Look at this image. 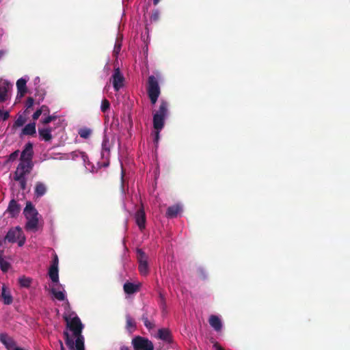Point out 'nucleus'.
Segmentation results:
<instances>
[{
  "label": "nucleus",
  "mask_w": 350,
  "mask_h": 350,
  "mask_svg": "<svg viewBox=\"0 0 350 350\" xmlns=\"http://www.w3.org/2000/svg\"><path fill=\"white\" fill-rule=\"evenodd\" d=\"M66 329L64 332L65 343L70 350H85L84 338L81 335L83 325L80 319L75 316H65Z\"/></svg>",
  "instance_id": "nucleus-1"
},
{
  "label": "nucleus",
  "mask_w": 350,
  "mask_h": 350,
  "mask_svg": "<svg viewBox=\"0 0 350 350\" xmlns=\"http://www.w3.org/2000/svg\"><path fill=\"white\" fill-rule=\"evenodd\" d=\"M168 103L164 99H161L159 109L152 113L153 131L151 135L153 137V142L156 148L158 146L160 139V132L163 129L165 120L168 116Z\"/></svg>",
  "instance_id": "nucleus-2"
},
{
  "label": "nucleus",
  "mask_w": 350,
  "mask_h": 350,
  "mask_svg": "<svg viewBox=\"0 0 350 350\" xmlns=\"http://www.w3.org/2000/svg\"><path fill=\"white\" fill-rule=\"evenodd\" d=\"M23 215L27 219L25 228L27 231L36 232L38 229L39 213L32 203L27 202L23 210Z\"/></svg>",
  "instance_id": "nucleus-3"
},
{
  "label": "nucleus",
  "mask_w": 350,
  "mask_h": 350,
  "mask_svg": "<svg viewBox=\"0 0 350 350\" xmlns=\"http://www.w3.org/2000/svg\"><path fill=\"white\" fill-rule=\"evenodd\" d=\"M163 80L162 75L156 72L148 79L147 93L152 105H155L161 94L159 82Z\"/></svg>",
  "instance_id": "nucleus-4"
},
{
  "label": "nucleus",
  "mask_w": 350,
  "mask_h": 350,
  "mask_svg": "<svg viewBox=\"0 0 350 350\" xmlns=\"http://www.w3.org/2000/svg\"><path fill=\"white\" fill-rule=\"evenodd\" d=\"M111 144L107 137L105 136L103 139L101 151H100V161L97 162V167L94 165L92 167V172H96L98 168L102 167H107L109 165Z\"/></svg>",
  "instance_id": "nucleus-5"
},
{
  "label": "nucleus",
  "mask_w": 350,
  "mask_h": 350,
  "mask_svg": "<svg viewBox=\"0 0 350 350\" xmlns=\"http://www.w3.org/2000/svg\"><path fill=\"white\" fill-rule=\"evenodd\" d=\"M132 344L135 350H153L152 342L147 338L136 336L132 340Z\"/></svg>",
  "instance_id": "nucleus-6"
},
{
  "label": "nucleus",
  "mask_w": 350,
  "mask_h": 350,
  "mask_svg": "<svg viewBox=\"0 0 350 350\" xmlns=\"http://www.w3.org/2000/svg\"><path fill=\"white\" fill-rule=\"evenodd\" d=\"M136 252L139 273L142 275H147L149 271L148 256L141 249H137Z\"/></svg>",
  "instance_id": "nucleus-7"
},
{
  "label": "nucleus",
  "mask_w": 350,
  "mask_h": 350,
  "mask_svg": "<svg viewBox=\"0 0 350 350\" xmlns=\"http://www.w3.org/2000/svg\"><path fill=\"white\" fill-rule=\"evenodd\" d=\"M124 77L118 66H115L111 76V82L114 90L118 92L124 86Z\"/></svg>",
  "instance_id": "nucleus-8"
},
{
  "label": "nucleus",
  "mask_w": 350,
  "mask_h": 350,
  "mask_svg": "<svg viewBox=\"0 0 350 350\" xmlns=\"http://www.w3.org/2000/svg\"><path fill=\"white\" fill-rule=\"evenodd\" d=\"M33 144L29 142L25 144L24 149L21 152L20 160L21 162H25L26 163L33 164Z\"/></svg>",
  "instance_id": "nucleus-9"
},
{
  "label": "nucleus",
  "mask_w": 350,
  "mask_h": 350,
  "mask_svg": "<svg viewBox=\"0 0 350 350\" xmlns=\"http://www.w3.org/2000/svg\"><path fill=\"white\" fill-rule=\"evenodd\" d=\"M23 230L20 226L11 228L5 235V240H8V243H16L17 238L21 237Z\"/></svg>",
  "instance_id": "nucleus-10"
},
{
  "label": "nucleus",
  "mask_w": 350,
  "mask_h": 350,
  "mask_svg": "<svg viewBox=\"0 0 350 350\" xmlns=\"http://www.w3.org/2000/svg\"><path fill=\"white\" fill-rule=\"evenodd\" d=\"M12 85L7 80L3 81L0 83V102L3 103L9 97V92L11 90Z\"/></svg>",
  "instance_id": "nucleus-11"
},
{
  "label": "nucleus",
  "mask_w": 350,
  "mask_h": 350,
  "mask_svg": "<svg viewBox=\"0 0 350 350\" xmlns=\"http://www.w3.org/2000/svg\"><path fill=\"white\" fill-rule=\"evenodd\" d=\"M21 210V205L14 199H12L9 202L6 213L9 214L10 217L16 218L18 216Z\"/></svg>",
  "instance_id": "nucleus-12"
},
{
  "label": "nucleus",
  "mask_w": 350,
  "mask_h": 350,
  "mask_svg": "<svg viewBox=\"0 0 350 350\" xmlns=\"http://www.w3.org/2000/svg\"><path fill=\"white\" fill-rule=\"evenodd\" d=\"M33 164H29L25 162L21 161L14 172V176L25 177L26 174L30 173Z\"/></svg>",
  "instance_id": "nucleus-13"
},
{
  "label": "nucleus",
  "mask_w": 350,
  "mask_h": 350,
  "mask_svg": "<svg viewBox=\"0 0 350 350\" xmlns=\"http://www.w3.org/2000/svg\"><path fill=\"white\" fill-rule=\"evenodd\" d=\"M183 206L181 203H177L167 208L166 211L167 217L174 218L183 212Z\"/></svg>",
  "instance_id": "nucleus-14"
},
{
  "label": "nucleus",
  "mask_w": 350,
  "mask_h": 350,
  "mask_svg": "<svg viewBox=\"0 0 350 350\" xmlns=\"http://www.w3.org/2000/svg\"><path fill=\"white\" fill-rule=\"evenodd\" d=\"M208 323L211 327L216 332H220L223 328V323L219 316L211 315L208 319Z\"/></svg>",
  "instance_id": "nucleus-15"
},
{
  "label": "nucleus",
  "mask_w": 350,
  "mask_h": 350,
  "mask_svg": "<svg viewBox=\"0 0 350 350\" xmlns=\"http://www.w3.org/2000/svg\"><path fill=\"white\" fill-rule=\"evenodd\" d=\"M121 169H122V170H121V193H122V196L123 207L126 211L131 212L134 208V206L133 205L130 206L127 202H126L125 199H124V198L126 197V194H125V191H124V170H123L122 163H121Z\"/></svg>",
  "instance_id": "nucleus-16"
},
{
  "label": "nucleus",
  "mask_w": 350,
  "mask_h": 350,
  "mask_svg": "<svg viewBox=\"0 0 350 350\" xmlns=\"http://www.w3.org/2000/svg\"><path fill=\"white\" fill-rule=\"evenodd\" d=\"M26 83L27 80L23 78H21L16 81V88L18 90L17 98H22L27 93V88Z\"/></svg>",
  "instance_id": "nucleus-17"
},
{
  "label": "nucleus",
  "mask_w": 350,
  "mask_h": 350,
  "mask_svg": "<svg viewBox=\"0 0 350 350\" xmlns=\"http://www.w3.org/2000/svg\"><path fill=\"white\" fill-rule=\"evenodd\" d=\"M135 219L140 230L145 228L146 216L143 209H139L135 215Z\"/></svg>",
  "instance_id": "nucleus-18"
},
{
  "label": "nucleus",
  "mask_w": 350,
  "mask_h": 350,
  "mask_svg": "<svg viewBox=\"0 0 350 350\" xmlns=\"http://www.w3.org/2000/svg\"><path fill=\"white\" fill-rule=\"evenodd\" d=\"M0 342H2L8 349L16 346V342L14 339L6 333L0 334Z\"/></svg>",
  "instance_id": "nucleus-19"
},
{
  "label": "nucleus",
  "mask_w": 350,
  "mask_h": 350,
  "mask_svg": "<svg viewBox=\"0 0 350 350\" xmlns=\"http://www.w3.org/2000/svg\"><path fill=\"white\" fill-rule=\"evenodd\" d=\"M1 299L4 304L10 305L12 303V297L10 294V291L5 286H2L1 293Z\"/></svg>",
  "instance_id": "nucleus-20"
},
{
  "label": "nucleus",
  "mask_w": 350,
  "mask_h": 350,
  "mask_svg": "<svg viewBox=\"0 0 350 350\" xmlns=\"http://www.w3.org/2000/svg\"><path fill=\"white\" fill-rule=\"evenodd\" d=\"M139 286V283H133L126 282L124 283L123 288L125 293L130 295L138 291Z\"/></svg>",
  "instance_id": "nucleus-21"
},
{
  "label": "nucleus",
  "mask_w": 350,
  "mask_h": 350,
  "mask_svg": "<svg viewBox=\"0 0 350 350\" xmlns=\"http://www.w3.org/2000/svg\"><path fill=\"white\" fill-rule=\"evenodd\" d=\"M36 133V122H31L25 126L22 130V135H34Z\"/></svg>",
  "instance_id": "nucleus-22"
},
{
  "label": "nucleus",
  "mask_w": 350,
  "mask_h": 350,
  "mask_svg": "<svg viewBox=\"0 0 350 350\" xmlns=\"http://www.w3.org/2000/svg\"><path fill=\"white\" fill-rule=\"evenodd\" d=\"M52 129L51 127L38 129L40 136L46 142L50 141L52 139Z\"/></svg>",
  "instance_id": "nucleus-23"
},
{
  "label": "nucleus",
  "mask_w": 350,
  "mask_h": 350,
  "mask_svg": "<svg viewBox=\"0 0 350 350\" xmlns=\"http://www.w3.org/2000/svg\"><path fill=\"white\" fill-rule=\"evenodd\" d=\"M46 192V185L41 182H38L35 186V196L36 198H40L43 196Z\"/></svg>",
  "instance_id": "nucleus-24"
},
{
  "label": "nucleus",
  "mask_w": 350,
  "mask_h": 350,
  "mask_svg": "<svg viewBox=\"0 0 350 350\" xmlns=\"http://www.w3.org/2000/svg\"><path fill=\"white\" fill-rule=\"evenodd\" d=\"M122 36H118L116 38L113 50V56L117 59L118 55L120 52L122 48Z\"/></svg>",
  "instance_id": "nucleus-25"
},
{
  "label": "nucleus",
  "mask_w": 350,
  "mask_h": 350,
  "mask_svg": "<svg viewBox=\"0 0 350 350\" xmlns=\"http://www.w3.org/2000/svg\"><path fill=\"white\" fill-rule=\"evenodd\" d=\"M49 275L53 282L57 283L59 282L58 267H56V265L51 266Z\"/></svg>",
  "instance_id": "nucleus-26"
},
{
  "label": "nucleus",
  "mask_w": 350,
  "mask_h": 350,
  "mask_svg": "<svg viewBox=\"0 0 350 350\" xmlns=\"http://www.w3.org/2000/svg\"><path fill=\"white\" fill-rule=\"evenodd\" d=\"M126 328L127 331L130 333H132L136 327V324L133 319L130 316V314H127L126 315Z\"/></svg>",
  "instance_id": "nucleus-27"
},
{
  "label": "nucleus",
  "mask_w": 350,
  "mask_h": 350,
  "mask_svg": "<svg viewBox=\"0 0 350 350\" xmlns=\"http://www.w3.org/2000/svg\"><path fill=\"white\" fill-rule=\"evenodd\" d=\"M158 337L162 340L169 342L170 340V333L167 329H160L158 331Z\"/></svg>",
  "instance_id": "nucleus-28"
},
{
  "label": "nucleus",
  "mask_w": 350,
  "mask_h": 350,
  "mask_svg": "<svg viewBox=\"0 0 350 350\" xmlns=\"http://www.w3.org/2000/svg\"><path fill=\"white\" fill-rule=\"evenodd\" d=\"M51 292L54 297L59 301H64L66 299V295L64 291H57L56 288H52Z\"/></svg>",
  "instance_id": "nucleus-29"
},
{
  "label": "nucleus",
  "mask_w": 350,
  "mask_h": 350,
  "mask_svg": "<svg viewBox=\"0 0 350 350\" xmlns=\"http://www.w3.org/2000/svg\"><path fill=\"white\" fill-rule=\"evenodd\" d=\"M18 282L21 286L24 288H28L30 286L31 283V279L29 278H26L25 276L21 277L18 279Z\"/></svg>",
  "instance_id": "nucleus-30"
},
{
  "label": "nucleus",
  "mask_w": 350,
  "mask_h": 350,
  "mask_svg": "<svg viewBox=\"0 0 350 350\" xmlns=\"http://www.w3.org/2000/svg\"><path fill=\"white\" fill-rule=\"evenodd\" d=\"M160 18V12L158 9H155L152 10L150 16V23H156L159 20Z\"/></svg>",
  "instance_id": "nucleus-31"
},
{
  "label": "nucleus",
  "mask_w": 350,
  "mask_h": 350,
  "mask_svg": "<svg viewBox=\"0 0 350 350\" xmlns=\"http://www.w3.org/2000/svg\"><path fill=\"white\" fill-rule=\"evenodd\" d=\"M27 119L25 116L19 115L14 123V127H20L25 124Z\"/></svg>",
  "instance_id": "nucleus-32"
},
{
  "label": "nucleus",
  "mask_w": 350,
  "mask_h": 350,
  "mask_svg": "<svg viewBox=\"0 0 350 350\" xmlns=\"http://www.w3.org/2000/svg\"><path fill=\"white\" fill-rule=\"evenodd\" d=\"M14 180L19 182L20 187L22 190H25L26 189L27 180L25 177L14 176Z\"/></svg>",
  "instance_id": "nucleus-33"
},
{
  "label": "nucleus",
  "mask_w": 350,
  "mask_h": 350,
  "mask_svg": "<svg viewBox=\"0 0 350 350\" xmlns=\"http://www.w3.org/2000/svg\"><path fill=\"white\" fill-rule=\"evenodd\" d=\"M10 267V265L8 262L4 260L3 258L1 259L0 267L3 272H6L9 269Z\"/></svg>",
  "instance_id": "nucleus-34"
},
{
  "label": "nucleus",
  "mask_w": 350,
  "mask_h": 350,
  "mask_svg": "<svg viewBox=\"0 0 350 350\" xmlns=\"http://www.w3.org/2000/svg\"><path fill=\"white\" fill-rule=\"evenodd\" d=\"M110 107L109 102L107 99H103L101 103L100 109L103 112H106Z\"/></svg>",
  "instance_id": "nucleus-35"
},
{
  "label": "nucleus",
  "mask_w": 350,
  "mask_h": 350,
  "mask_svg": "<svg viewBox=\"0 0 350 350\" xmlns=\"http://www.w3.org/2000/svg\"><path fill=\"white\" fill-rule=\"evenodd\" d=\"M46 116H47V117L46 118L41 120L42 124H44V125L50 123L51 122L56 120V118H57V116H55V115L50 116L49 114Z\"/></svg>",
  "instance_id": "nucleus-36"
},
{
  "label": "nucleus",
  "mask_w": 350,
  "mask_h": 350,
  "mask_svg": "<svg viewBox=\"0 0 350 350\" xmlns=\"http://www.w3.org/2000/svg\"><path fill=\"white\" fill-rule=\"evenodd\" d=\"M142 320L144 321V324L146 326V328L148 329H151L154 327V324L151 321H150L147 317L143 316Z\"/></svg>",
  "instance_id": "nucleus-37"
},
{
  "label": "nucleus",
  "mask_w": 350,
  "mask_h": 350,
  "mask_svg": "<svg viewBox=\"0 0 350 350\" xmlns=\"http://www.w3.org/2000/svg\"><path fill=\"white\" fill-rule=\"evenodd\" d=\"M34 99L32 97H28L26 101L25 106L27 107V110L33 105Z\"/></svg>",
  "instance_id": "nucleus-38"
},
{
  "label": "nucleus",
  "mask_w": 350,
  "mask_h": 350,
  "mask_svg": "<svg viewBox=\"0 0 350 350\" xmlns=\"http://www.w3.org/2000/svg\"><path fill=\"white\" fill-rule=\"evenodd\" d=\"M17 242L19 247H22L25 243V237L23 232H22L21 237L17 238Z\"/></svg>",
  "instance_id": "nucleus-39"
},
{
  "label": "nucleus",
  "mask_w": 350,
  "mask_h": 350,
  "mask_svg": "<svg viewBox=\"0 0 350 350\" xmlns=\"http://www.w3.org/2000/svg\"><path fill=\"white\" fill-rule=\"evenodd\" d=\"M39 109L40 110V111H42V114H43L44 116L49 115L50 113V109L46 105L41 106V107Z\"/></svg>",
  "instance_id": "nucleus-40"
},
{
  "label": "nucleus",
  "mask_w": 350,
  "mask_h": 350,
  "mask_svg": "<svg viewBox=\"0 0 350 350\" xmlns=\"http://www.w3.org/2000/svg\"><path fill=\"white\" fill-rule=\"evenodd\" d=\"M79 135L84 138V139H87L88 138V129H80L79 131Z\"/></svg>",
  "instance_id": "nucleus-41"
},
{
  "label": "nucleus",
  "mask_w": 350,
  "mask_h": 350,
  "mask_svg": "<svg viewBox=\"0 0 350 350\" xmlns=\"http://www.w3.org/2000/svg\"><path fill=\"white\" fill-rule=\"evenodd\" d=\"M19 154V150H16L13 152L12 154H10L9 160L10 161H14L16 159Z\"/></svg>",
  "instance_id": "nucleus-42"
},
{
  "label": "nucleus",
  "mask_w": 350,
  "mask_h": 350,
  "mask_svg": "<svg viewBox=\"0 0 350 350\" xmlns=\"http://www.w3.org/2000/svg\"><path fill=\"white\" fill-rule=\"evenodd\" d=\"M9 117H10V113L8 111H2L1 113H0V118L3 120H6L7 119L9 118Z\"/></svg>",
  "instance_id": "nucleus-43"
},
{
  "label": "nucleus",
  "mask_w": 350,
  "mask_h": 350,
  "mask_svg": "<svg viewBox=\"0 0 350 350\" xmlns=\"http://www.w3.org/2000/svg\"><path fill=\"white\" fill-rule=\"evenodd\" d=\"M42 115V111L38 109L33 114L32 118L33 120H36Z\"/></svg>",
  "instance_id": "nucleus-44"
},
{
  "label": "nucleus",
  "mask_w": 350,
  "mask_h": 350,
  "mask_svg": "<svg viewBox=\"0 0 350 350\" xmlns=\"http://www.w3.org/2000/svg\"><path fill=\"white\" fill-rule=\"evenodd\" d=\"M51 265H56V267H58V258L55 254L53 260V264Z\"/></svg>",
  "instance_id": "nucleus-45"
},
{
  "label": "nucleus",
  "mask_w": 350,
  "mask_h": 350,
  "mask_svg": "<svg viewBox=\"0 0 350 350\" xmlns=\"http://www.w3.org/2000/svg\"><path fill=\"white\" fill-rule=\"evenodd\" d=\"M213 349L214 350H224L221 346H220L218 343H215L213 345Z\"/></svg>",
  "instance_id": "nucleus-46"
},
{
  "label": "nucleus",
  "mask_w": 350,
  "mask_h": 350,
  "mask_svg": "<svg viewBox=\"0 0 350 350\" xmlns=\"http://www.w3.org/2000/svg\"><path fill=\"white\" fill-rule=\"evenodd\" d=\"M159 296H160V299H161V304L164 308V307H165V298H164V297L163 296V295L161 293H160Z\"/></svg>",
  "instance_id": "nucleus-47"
},
{
  "label": "nucleus",
  "mask_w": 350,
  "mask_h": 350,
  "mask_svg": "<svg viewBox=\"0 0 350 350\" xmlns=\"http://www.w3.org/2000/svg\"><path fill=\"white\" fill-rule=\"evenodd\" d=\"M6 242H8V240H5V237L3 240L0 241V246H3Z\"/></svg>",
  "instance_id": "nucleus-48"
},
{
  "label": "nucleus",
  "mask_w": 350,
  "mask_h": 350,
  "mask_svg": "<svg viewBox=\"0 0 350 350\" xmlns=\"http://www.w3.org/2000/svg\"><path fill=\"white\" fill-rule=\"evenodd\" d=\"M146 32L148 33L147 38H148L150 30V28L148 27V25H146Z\"/></svg>",
  "instance_id": "nucleus-49"
},
{
  "label": "nucleus",
  "mask_w": 350,
  "mask_h": 350,
  "mask_svg": "<svg viewBox=\"0 0 350 350\" xmlns=\"http://www.w3.org/2000/svg\"><path fill=\"white\" fill-rule=\"evenodd\" d=\"M152 1L154 5H157L159 3L160 0H152Z\"/></svg>",
  "instance_id": "nucleus-50"
},
{
  "label": "nucleus",
  "mask_w": 350,
  "mask_h": 350,
  "mask_svg": "<svg viewBox=\"0 0 350 350\" xmlns=\"http://www.w3.org/2000/svg\"><path fill=\"white\" fill-rule=\"evenodd\" d=\"M121 349V350H129V348H128V347H125V346H123V347H121V349Z\"/></svg>",
  "instance_id": "nucleus-51"
},
{
  "label": "nucleus",
  "mask_w": 350,
  "mask_h": 350,
  "mask_svg": "<svg viewBox=\"0 0 350 350\" xmlns=\"http://www.w3.org/2000/svg\"><path fill=\"white\" fill-rule=\"evenodd\" d=\"M4 55V52L3 51H0V58Z\"/></svg>",
  "instance_id": "nucleus-52"
},
{
  "label": "nucleus",
  "mask_w": 350,
  "mask_h": 350,
  "mask_svg": "<svg viewBox=\"0 0 350 350\" xmlns=\"http://www.w3.org/2000/svg\"><path fill=\"white\" fill-rule=\"evenodd\" d=\"M61 350H65L62 343H61Z\"/></svg>",
  "instance_id": "nucleus-53"
},
{
  "label": "nucleus",
  "mask_w": 350,
  "mask_h": 350,
  "mask_svg": "<svg viewBox=\"0 0 350 350\" xmlns=\"http://www.w3.org/2000/svg\"><path fill=\"white\" fill-rule=\"evenodd\" d=\"M3 251H0V257L2 258Z\"/></svg>",
  "instance_id": "nucleus-54"
},
{
  "label": "nucleus",
  "mask_w": 350,
  "mask_h": 350,
  "mask_svg": "<svg viewBox=\"0 0 350 350\" xmlns=\"http://www.w3.org/2000/svg\"><path fill=\"white\" fill-rule=\"evenodd\" d=\"M2 110L0 109V113H1Z\"/></svg>",
  "instance_id": "nucleus-55"
}]
</instances>
